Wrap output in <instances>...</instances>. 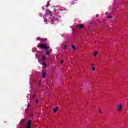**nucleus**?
<instances>
[{"instance_id": "nucleus-29", "label": "nucleus", "mask_w": 128, "mask_h": 128, "mask_svg": "<svg viewBox=\"0 0 128 128\" xmlns=\"http://www.w3.org/2000/svg\"><path fill=\"white\" fill-rule=\"evenodd\" d=\"M39 86H40V84H39Z\"/></svg>"}, {"instance_id": "nucleus-10", "label": "nucleus", "mask_w": 128, "mask_h": 128, "mask_svg": "<svg viewBox=\"0 0 128 128\" xmlns=\"http://www.w3.org/2000/svg\"><path fill=\"white\" fill-rule=\"evenodd\" d=\"M42 66H44V68H47L48 67V64L46 63H43Z\"/></svg>"}, {"instance_id": "nucleus-11", "label": "nucleus", "mask_w": 128, "mask_h": 128, "mask_svg": "<svg viewBox=\"0 0 128 128\" xmlns=\"http://www.w3.org/2000/svg\"><path fill=\"white\" fill-rule=\"evenodd\" d=\"M72 48H73V50H76V46H74V45H72Z\"/></svg>"}, {"instance_id": "nucleus-27", "label": "nucleus", "mask_w": 128, "mask_h": 128, "mask_svg": "<svg viewBox=\"0 0 128 128\" xmlns=\"http://www.w3.org/2000/svg\"><path fill=\"white\" fill-rule=\"evenodd\" d=\"M98 15H96V17L98 18Z\"/></svg>"}, {"instance_id": "nucleus-2", "label": "nucleus", "mask_w": 128, "mask_h": 128, "mask_svg": "<svg viewBox=\"0 0 128 128\" xmlns=\"http://www.w3.org/2000/svg\"><path fill=\"white\" fill-rule=\"evenodd\" d=\"M50 16L49 18H52V12L51 11H48L46 12V14L45 15V16L46 18H48V16Z\"/></svg>"}, {"instance_id": "nucleus-19", "label": "nucleus", "mask_w": 128, "mask_h": 128, "mask_svg": "<svg viewBox=\"0 0 128 128\" xmlns=\"http://www.w3.org/2000/svg\"><path fill=\"white\" fill-rule=\"evenodd\" d=\"M36 104H38V102H39V101H38V99L36 100Z\"/></svg>"}, {"instance_id": "nucleus-30", "label": "nucleus", "mask_w": 128, "mask_h": 128, "mask_svg": "<svg viewBox=\"0 0 128 128\" xmlns=\"http://www.w3.org/2000/svg\"><path fill=\"white\" fill-rule=\"evenodd\" d=\"M54 12H56V11H54Z\"/></svg>"}, {"instance_id": "nucleus-24", "label": "nucleus", "mask_w": 128, "mask_h": 128, "mask_svg": "<svg viewBox=\"0 0 128 128\" xmlns=\"http://www.w3.org/2000/svg\"><path fill=\"white\" fill-rule=\"evenodd\" d=\"M36 98V95H34V96H33V98Z\"/></svg>"}, {"instance_id": "nucleus-25", "label": "nucleus", "mask_w": 128, "mask_h": 128, "mask_svg": "<svg viewBox=\"0 0 128 128\" xmlns=\"http://www.w3.org/2000/svg\"><path fill=\"white\" fill-rule=\"evenodd\" d=\"M66 48H68V46H67L66 45V46H64V48L66 49Z\"/></svg>"}, {"instance_id": "nucleus-15", "label": "nucleus", "mask_w": 128, "mask_h": 128, "mask_svg": "<svg viewBox=\"0 0 128 128\" xmlns=\"http://www.w3.org/2000/svg\"><path fill=\"white\" fill-rule=\"evenodd\" d=\"M92 70L94 71V72H96V67H93L92 68Z\"/></svg>"}, {"instance_id": "nucleus-20", "label": "nucleus", "mask_w": 128, "mask_h": 128, "mask_svg": "<svg viewBox=\"0 0 128 128\" xmlns=\"http://www.w3.org/2000/svg\"><path fill=\"white\" fill-rule=\"evenodd\" d=\"M91 66H93V68L95 67L96 66V64H93L91 65Z\"/></svg>"}, {"instance_id": "nucleus-7", "label": "nucleus", "mask_w": 128, "mask_h": 128, "mask_svg": "<svg viewBox=\"0 0 128 128\" xmlns=\"http://www.w3.org/2000/svg\"><path fill=\"white\" fill-rule=\"evenodd\" d=\"M58 110V107L57 106V107H56V108L54 109V114H56V112H57Z\"/></svg>"}, {"instance_id": "nucleus-4", "label": "nucleus", "mask_w": 128, "mask_h": 128, "mask_svg": "<svg viewBox=\"0 0 128 128\" xmlns=\"http://www.w3.org/2000/svg\"><path fill=\"white\" fill-rule=\"evenodd\" d=\"M32 120H29L26 128H32Z\"/></svg>"}, {"instance_id": "nucleus-8", "label": "nucleus", "mask_w": 128, "mask_h": 128, "mask_svg": "<svg viewBox=\"0 0 128 128\" xmlns=\"http://www.w3.org/2000/svg\"><path fill=\"white\" fill-rule=\"evenodd\" d=\"M41 42H48V38H41Z\"/></svg>"}, {"instance_id": "nucleus-3", "label": "nucleus", "mask_w": 128, "mask_h": 128, "mask_svg": "<svg viewBox=\"0 0 128 128\" xmlns=\"http://www.w3.org/2000/svg\"><path fill=\"white\" fill-rule=\"evenodd\" d=\"M124 107V106H122V104H120L118 106L117 110L118 112H122V108Z\"/></svg>"}, {"instance_id": "nucleus-23", "label": "nucleus", "mask_w": 128, "mask_h": 128, "mask_svg": "<svg viewBox=\"0 0 128 128\" xmlns=\"http://www.w3.org/2000/svg\"><path fill=\"white\" fill-rule=\"evenodd\" d=\"M99 112H100V114H102V112L100 111V109H99Z\"/></svg>"}, {"instance_id": "nucleus-14", "label": "nucleus", "mask_w": 128, "mask_h": 128, "mask_svg": "<svg viewBox=\"0 0 128 128\" xmlns=\"http://www.w3.org/2000/svg\"><path fill=\"white\" fill-rule=\"evenodd\" d=\"M48 17H46L44 19V22H48V18H46Z\"/></svg>"}, {"instance_id": "nucleus-1", "label": "nucleus", "mask_w": 128, "mask_h": 128, "mask_svg": "<svg viewBox=\"0 0 128 128\" xmlns=\"http://www.w3.org/2000/svg\"><path fill=\"white\" fill-rule=\"evenodd\" d=\"M38 48H42L43 50H46V56H50V51L48 50L50 48L49 46H46L44 44H38Z\"/></svg>"}, {"instance_id": "nucleus-6", "label": "nucleus", "mask_w": 128, "mask_h": 128, "mask_svg": "<svg viewBox=\"0 0 128 128\" xmlns=\"http://www.w3.org/2000/svg\"><path fill=\"white\" fill-rule=\"evenodd\" d=\"M78 28H79L80 30H82L84 28V26L82 24H80L78 26Z\"/></svg>"}, {"instance_id": "nucleus-22", "label": "nucleus", "mask_w": 128, "mask_h": 128, "mask_svg": "<svg viewBox=\"0 0 128 128\" xmlns=\"http://www.w3.org/2000/svg\"><path fill=\"white\" fill-rule=\"evenodd\" d=\"M64 64V60H62V62H60V64Z\"/></svg>"}, {"instance_id": "nucleus-17", "label": "nucleus", "mask_w": 128, "mask_h": 128, "mask_svg": "<svg viewBox=\"0 0 128 128\" xmlns=\"http://www.w3.org/2000/svg\"><path fill=\"white\" fill-rule=\"evenodd\" d=\"M42 38H37V40H40L41 41Z\"/></svg>"}, {"instance_id": "nucleus-18", "label": "nucleus", "mask_w": 128, "mask_h": 128, "mask_svg": "<svg viewBox=\"0 0 128 128\" xmlns=\"http://www.w3.org/2000/svg\"><path fill=\"white\" fill-rule=\"evenodd\" d=\"M33 50H34V52H36V51L38 50V48H34L33 49Z\"/></svg>"}, {"instance_id": "nucleus-13", "label": "nucleus", "mask_w": 128, "mask_h": 128, "mask_svg": "<svg viewBox=\"0 0 128 128\" xmlns=\"http://www.w3.org/2000/svg\"><path fill=\"white\" fill-rule=\"evenodd\" d=\"M46 56H43L42 58V60H46Z\"/></svg>"}, {"instance_id": "nucleus-16", "label": "nucleus", "mask_w": 128, "mask_h": 128, "mask_svg": "<svg viewBox=\"0 0 128 128\" xmlns=\"http://www.w3.org/2000/svg\"><path fill=\"white\" fill-rule=\"evenodd\" d=\"M108 18H110V20L112 19V16H108Z\"/></svg>"}, {"instance_id": "nucleus-9", "label": "nucleus", "mask_w": 128, "mask_h": 128, "mask_svg": "<svg viewBox=\"0 0 128 128\" xmlns=\"http://www.w3.org/2000/svg\"><path fill=\"white\" fill-rule=\"evenodd\" d=\"M94 58H96V56H98V52H96L94 54Z\"/></svg>"}, {"instance_id": "nucleus-12", "label": "nucleus", "mask_w": 128, "mask_h": 128, "mask_svg": "<svg viewBox=\"0 0 128 128\" xmlns=\"http://www.w3.org/2000/svg\"><path fill=\"white\" fill-rule=\"evenodd\" d=\"M24 120H21L20 122L22 124H24Z\"/></svg>"}, {"instance_id": "nucleus-26", "label": "nucleus", "mask_w": 128, "mask_h": 128, "mask_svg": "<svg viewBox=\"0 0 128 128\" xmlns=\"http://www.w3.org/2000/svg\"><path fill=\"white\" fill-rule=\"evenodd\" d=\"M32 116H34V114H31V118H32Z\"/></svg>"}, {"instance_id": "nucleus-21", "label": "nucleus", "mask_w": 128, "mask_h": 128, "mask_svg": "<svg viewBox=\"0 0 128 128\" xmlns=\"http://www.w3.org/2000/svg\"><path fill=\"white\" fill-rule=\"evenodd\" d=\"M48 6H50V4L48 3L46 8H48Z\"/></svg>"}, {"instance_id": "nucleus-5", "label": "nucleus", "mask_w": 128, "mask_h": 128, "mask_svg": "<svg viewBox=\"0 0 128 128\" xmlns=\"http://www.w3.org/2000/svg\"><path fill=\"white\" fill-rule=\"evenodd\" d=\"M42 76L44 78H46V72L45 70H43L42 72Z\"/></svg>"}, {"instance_id": "nucleus-28", "label": "nucleus", "mask_w": 128, "mask_h": 128, "mask_svg": "<svg viewBox=\"0 0 128 128\" xmlns=\"http://www.w3.org/2000/svg\"><path fill=\"white\" fill-rule=\"evenodd\" d=\"M106 14H108V12H106Z\"/></svg>"}]
</instances>
